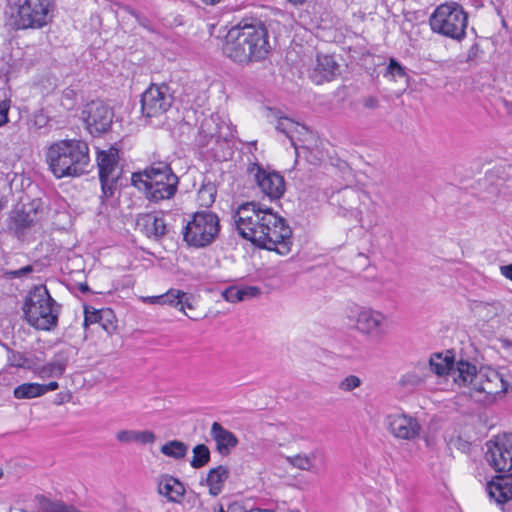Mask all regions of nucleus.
<instances>
[{
  "instance_id": "nucleus-12",
  "label": "nucleus",
  "mask_w": 512,
  "mask_h": 512,
  "mask_svg": "<svg viewBox=\"0 0 512 512\" xmlns=\"http://www.w3.org/2000/svg\"><path fill=\"white\" fill-rule=\"evenodd\" d=\"M485 458L498 472L512 470V434L496 436L486 443Z\"/></svg>"
},
{
  "instance_id": "nucleus-31",
  "label": "nucleus",
  "mask_w": 512,
  "mask_h": 512,
  "mask_svg": "<svg viewBox=\"0 0 512 512\" xmlns=\"http://www.w3.org/2000/svg\"><path fill=\"white\" fill-rule=\"evenodd\" d=\"M13 395L16 399H31L42 396V387L38 383H24L17 386Z\"/></svg>"
},
{
  "instance_id": "nucleus-39",
  "label": "nucleus",
  "mask_w": 512,
  "mask_h": 512,
  "mask_svg": "<svg viewBox=\"0 0 512 512\" xmlns=\"http://www.w3.org/2000/svg\"><path fill=\"white\" fill-rule=\"evenodd\" d=\"M11 106V100L5 95H0V127L8 123V112Z\"/></svg>"
},
{
  "instance_id": "nucleus-11",
  "label": "nucleus",
  "mask_w": 512,
  "mask_h": 512,
  "mask_svg": "<svg viewBox=\"0 0 512 512\" xmlns=\"http://www.w3.org/2000/svg\"><path fill=\"white\" fill-rule=\"evenodd\" d=\"M114 112L111 107L100 100L87 103L82 110V118L86 128L93 136L109 131L113 122Z\"/></svg>"
},
{
  "instance_id": "nucleus-35",
  "label": "nucleus",
  "mask_w": 512,
  "mask_h": 512,
  "mask_svg": "<svg viewBox=\"0 0 512 512\" xmlns=\"http://www.w3.org/2000/svg\"><path fill=\"white\" fill-rule=\"evenodd\" d=\"M429 365L431 370L439 376L450 374V370L453 369V361H450L447 358L442 359L440 355L432 357L429 361Z\"/></svg>"
},
{
  "instance_id": "nucleus-29",
  "label": "nucleus",
  "mask_w": 512,
  "mask_h": 512,
  "mask_svg": "<svg viewBox=\"0 0 512 512\" xmlns=\"http://www.w3.org/2000/svg\"><path fill=\"white\" fill-rule=\"evenodd\" d=\"M160 451L167 457L179 460L186 456L188 445L179 440H171L162 445Z\"/></svg>"
},
{
  "instance_id": "nucleus-41",
  "label": "nucleus",
  "mask_w": 512,
  "mask_h": 512,
  "mask_svg": "<svg viewBox=\"0 0 512 512\" xmlns=\"http://www.w3.org/2000/svg\"><path fill=\"white\" fill-rule=\"evenodd\" d=\"M8 364L11 367H24L26 358L20 352L7 348Z\"/></svg>"
},
{
  "instance_id": "nucleus-33",
  "label": "nucleus",
  "mask_w": 512,
  "mask_h": 512,
  "mask_svg": "<svg viewBox=\"0 0 512 512\" xmlns=\"http://www.w3.org/2000/svg\"><path fill=\"white\" fill-rule=\"evenodd\" d=\"M315 459V454L311 455L298 454L295 456H287V462L300 470L312 471L314 468L313 460Z\"/></svg>"
},
{
  "instance_id": "nucleus-4",
  "label": "nucleus",
  "mask_w": 512,
  "mask_h": 512,
  "mask_svg": "<svg viewBox=\"0 0 512 512\" xmlns=\"http://www.w3.org/2000/svg\"><path fill=\"white\" fill-rule=\"evenodd\" d=\"M60 306L46 286H35L27 295L23 312L27 322L38 330L49 331L57 326Z\"/></svg>"
},
{
  "instance_id": "nucleus-52",
  "label": "nucleus",
  "mask_w": 512,
  "mask_h": 512,
  "mask_svg": "<svg viewBox=\"0 0 512 512\" xmlns=\"http://www.w3.org/2000/svg\"><path fill=\"white\" fill-rule=\"evenodd\" d=\"M240 508L238 504L234 503L228 507L227 512H237Z\"/></svg>"
},
{
  "instance_id": "nucleus-25",
  "label": "nucleus",
  "mask_w": 512,
  "mask_h": 512,
  "mask_svg": "<svg viewBox=\"0 0 512 512\" xmlns=\"http://www.w3.org/2000/svg\"><path fill=\"white\" fill-rule=\"evenodd\" d=\"M450 374L453 375L455 382L464 385L470 384L473 387L479 372H477L475 365L460 360L456 364L453 362V369L450 370Z\"/></svg>"
},
{
  "instance_id": "nucleus-8",
  "label": "nucleus",
  "mask_w": 512,
  "mask_h": 512,
  "mask_svg": "<svg viewBox=\"0 0 512 512\" xmlns=\"http://www.w3.org/2000/svg\"><path fill=\"white\" fill-rule=\"evenodd\" d=\"M51 10L50 0H19L14 24L17 29L42 28L49 23Z\"/></svg>"
},
{
  "instance_id": "nucleus-26",
  "label": "nucleus",
  "mask_w": 512,
  "mask_h": 512,
  "mask_svg": "<svg viewBox=\"0 0 512 512\" xmlns=\"http://www.w3.org/2000/svg\"><path fill=\"white\" fill-rule=\"evenodd\" d=\"M118 162V150L114 147L106 151H99L97 154V165L99 168V178L116 176L115 167Z\"/></svg>"
},
{
  "instance_id": "nucleus-45",
  "label": "nucleus",
  "mask_w": 512,
  "mask_h": 512,
  "mask_svg": "<svg viewBox=\"0 0 512 512\" xmlns=\"http://www.w3.org/2000/svg\"><path fill=\"white\" fill-rule=\"evenodd\" d=\"M362 105L365 109L375 110L379 107V99L376 96H366L362 99Z\"/></svg>"
},
{
  "instance_id": "nucleus-37",
  "label": "nucleus",
  "mask_w": 512,
  "mask_h": 512,
  "mask_svg": "<svg viewBox=\"0 0 512 512\" xmlns=\"http://www.w3.org/2000/svg\"><path fill=\"white\" fill-rule=\"evenodd\" d=\"M361 384L362 380L358 376L349 375L339 382L338 388L343 392H351L360 387Z\"/></svg>"
},
{
  "instance_id": "nucleus-24",
  "label": "nucleus",
  "mask_w": 512,
  "mask_h": 512,
  "mask_svg": "<svg viewBox=\"0 0 512 512\" xmlns=\"http://www.w3.org/2000/svg\"><path fill=\"white\" fill-rule=\"evenodd\" d=\"M118 442L124 445L136 443L140 445L153 444L156 440V435L149 430L138 431V430H119L116 435Z\"/></svg>"
},
{
  "instance_id": "nucleus-20",
  "label": "nucleus",
  "mask_w": 512,
  "mask_h": 512,
  "mask_svg": "<svg viewBox=\"0 0 512 512\" xmlns=\"http://www.w3.org/2000/svg\"><path fill=\"white\" fill-rule=\"evenodd\" d=\"M210 434L216 443L217 451L223 456L230 454L231 450L238 445L235 434L218 422L212 423Z\"/></svg>"
},
{
  "instance_id": "nucleus-19",
  "label": "nucleus",
  "mask_w": 512,
  "mask_h": 512,
  "mask_svg": "<svg viewBox=\"0 0 512 512\" xmlns=\"http://www.w3.org/2000/svg\"><path fill=\"white\" fill-rule=\"evenodd\" d=\"M158 493L169 502L180 503L185 495V487L179 479L162 474L158 479Z\"/></svg>"
},
{
  "instance_id": "nucleus-5",
  "label": "nucleus",
  "mask_w": 512,
  "mask_h": 512,
  "mask_svg": "<svg viewBox=\"0 0 512 512\" xmlns=\"http://www.w3.org/2000/svg\"><path fill=\"white\" fill-rule=\"evenodd\" d=\"M262 220L258 247L276 251L281 255L288 254L292 245V230L287 221L271 208L264 209Z\"/></svg>"
},
{
  "instance_id": "nucleus-49",
  "label": "nucleus",
  "mask_w": 512,
  "mask_h": 512,
  "mask_svg": "<svg viewBox=\"0 0 512 512\" xmlns=\"http://www.w3.org/2000/svg\"><path fill=\"white\" fill-rule=\"evenodd\" d=\"M109 317L110 316H105L104 319L106 318L107 321H105V323L103 321L100 323L108 333H111L115 329V326L111 321H109Z\"/></svg>"
},
{
  "instance_id": "nucleus-36",
  "label": "nucleus",
  "mask_w": 512,
  "mask_h": 512,
  "mask_svg": "<svg viewBox=\"0 0 512 512\" xmlns=\"http://www.w3.org/2000/svg\"><path fill=\"white\" fill-rule=\"evenodd\" d=\"M101 182L102 188V196L101 198L108 199L114 195V191L116 188V180L117 176H108L105 178H99Z\"/></svg>"
},
{
  "instance_id": "nucleus-30",
  "label": "nucleus",
  "mask_w": 512,
  "mask_h": 512,
  "mask_svg": "<svg viewBox=\"0 0 512 512\" xmlns=\"http://www.w3.org/2000/svg\"><path fill=\"white\" fill-rule=\"evenodd\" d=\"M37 507L43 512H69V506L62 501H54L43 495L35 497Z\"/></svg>"
},
{
  "instance_id": "nucleus-32",
  "label": "nucleus",
  "mask_w": 512,
  "mask_h": 512,
  "mask_svg": "<svg viewBox=\"0 0 512 512\" xmlns=\"http://www.w3.org/2000/svg\"><path fill=\"white\" fill-rule=\"evenodd\" d=\"M210 461V450L205 444H198L193 448V457L190 465L199 469L205 466Z\"/></svg>"
},
{
  "instance_id": "nucleus-54",
  "label": "nucleus",
  "mask_w": 512,
  "mask_h": 512,
  "mask_svg": "<svg viewBox=\"0 0 512 512\" xmlns=\"http://www.w3.org/2000/svg\"><path fill=\"white\" fill-rule=\"evenodd\" d=\"M203 3H205L206 5H216L217 3L220 2V0H202Z\"/></svg>"
},
{
  "instance_id": "nucleus-2",
  "label": "nucleus",
  "mask_w": 512,
  "mask_h": 512,
  "mask_svg": "<svg viewBox=\"0 0 512 512\" xmlns=\"http://www.w3.org/2000/svg\"><path fill=\"white\" fill-rule=\"evenodd\" d=\"M52 174L60 179L79 177L89 172V146L78 139H64L52 143L45 153Z\"/></svg>"
},
{
  "instance_id": "nucleus-14",
  "label": "nucleus",
  "mask_w": 512,
  "mask_h": 512,
  "mask_svg": "<svg viewBox=\"0 0 512 512\" xmlns=\"http://www.w3.org/2000/svg\"><path fill=\"white\" fill-rule=\"evenodd\" d=\"M384 425L393 437L400 440H414L421 432L417 418L400 412L388 414Z\"/></svg>"
},
{
  "instance_id": "nucleus-22",
  "label": "nucleus",
  "mask_w": 512,
  "mask_h": 512,
  "mask_svg": "<svg viewBox=\"0 0 512 512\" xmlns=\"http://www.w3.org/2000/svg\"><path fill=\"white\" fill-rule=\"evenodd\" d=\"M70 360V350H60L54 354L53 358L38 369L41 378L61 377Z\"/></svg>"
},
{
  "instance_id": "nucleus-60",
  "label": "nucleus",
  "mask_w": 512,
  "mask_h": 512,
  "mask_svg": "<svg viewBox=\"0 0 512 512\" xmlns=\"http://www.w3.org/2000/svg\"><path fill=\"white\" fill-rule=\"evenodd\" d=\"M3 475V470L0 468V478L2 477Z\"/></svg>"
},
{
  "instance_id": "nucleus-53",
  "label": "nucleus",
  "mask_w": 512,
  "mask_h": 512,
  "mask_svg": "<svg viewBox=\"0 0 512 512\" xmlns=\"http://www.w3.org/2000/svg\"><path fill=\"white\" fill-rule=\"evenodd\" d=\"M186 307H187V308H189V309H191V308H192V305L189 303V298H188L187 294L185 293V297H184V309H185Z\"/></svg>"
},
{
  "instance_id": "nucleus-47",
  "label": "nucleus",
  "mask_w": 512,
  "mask_h": 512,
  "mask_svg": "<svg viewBox=\"0 0 512 512\" xmlns=\"http://www.w3.org/2000/svg\"><path fill=\"white\" fill-rule=\"evenodd\" d=\"M40 386L42 387V395H44L45 393H47L49 391H54V390L58 389L59 384L56 381H52L48 384H40Z\"/></svg>"
},
{
  "instance_id": "nucleus-57",
  "label": "nucleus",
  "mask_w": 512,
  "mask_h": 512,
  "mask_svg": "<svg viewBox=\"0 0 512 512\" xmlns=\"http://www.w3.org/2000/svg\"><path fill=\"white\" fill-rule=\"evenodd\" d=\"M289 2L293 3V4H301L303 3L305 0H288Z\"/></svg>"
},
{
  "instance_id": "nucleus-7",
  "label": "nucleus",
  "mask_w": 512,
  "mask_h": 512,
  "mask_svg": "<svg viewBox=\"0 0 512 512\" xmlns=\"http://www.w3.org/2000/svg\"><path fill=\"white\" fill-rule=\"evenodd\" d=\"M220 223L217 214L203 210L193 214L192 219L184 226L182 234L184 242L196 249L210 246L218 237Z\"/></svg>"
},
{
  "instance_id": "nucleus-38",
  "label": "nucleus",
  "mask_w": 512,
  "mask_h": 512,
  "mask_svg": "<svg viewBox=\"0 0 512 512\" xmlns=\"http://www.w3.org/2000/svg\"><path fill=\"white\" fill-rule=\"evenodd\" d=\"M223 298L231 303L243 301V292L236 286H230L222 292Z\"/></svg>"
},
{
  "instance_id": "nucleus-34",
  "label": "nucleus",
  "mask_w": 512,
  "mask_h": 512,
  "mask_svg": "<svg viewBox=\"0 0 512 512\" xmlns=\"http://www.w3.org/2000/svg\"><path fill=\"white\" fill-rule=\"evenodd\" d=\"M299 127V123L287 117H279L278 123L276 125V129L279 132L285 134L291 140L292 145H295L294 133L298 132Z\"/></svg>"
},
{
  "instance_id": "nucleus-13",
  "label": "nucleus",
  "mask_w": 512,
  "mask_h": 512,
  "mask_svg": "<svg viewBox=\"0 0 512 512\" xmlns=\"http://www.w3.org/2000/svg\"><path fill=\"white\" fill-rule=\"evenodd\" d=\"M247 172L253 177L261 192L271 200L280 199L285 192V180L275 171L265 170L258 163H251Z\"/></svg>"
},
{
  "instance_id": "nucleus-46",
  "label": "nucleus",
  "mask_w": 512,
  "mask_h": 512,
  "mask_svg": "<svg viewBox=\"0 0 512 512\" xmlns=\"http://www.w3.org/2000/svg\"><path fill=\"white\" fill-rule=\"evenodd\" d=\"M240 290L243 292V300L256 297L261 293L260 289L255 286H247L240 288Z\"/></svg>"
},
{
  "instance_id": "nucleus-16",
  "label": "nucleus",
  "mask_w": 512,
  "mask_h": 512,
  "mask_svg": "<svg viewBox=\"0 0 512 512\" xmlns=\"http://www.w3.org/2000/svg\"><path fill=\"white\" fill-rule=\"evenodd\" d=\"M40 203L32 201L16 207L12 216L11 228L15 230L18 237L23 236L25 231L40 220Z\"/></svg>"
},
{
  "instance_id": "nucleus-44",
  "label": "nucleus",
  "mask_w": 512,
  "mask_h": 512,
  "mask_svg": "<svg viewBox=\"0 0 512 512\" xmlns=\"http://www.w3.org/2000/svg\"><path fill=\"white\" fill-rule=\"evenodd\" d=\"M105 316H112V311L111 310H106V311H101V312L95 311L91 314H89L88 311H86L84 322L86 325L88 323L102 322V321H104Z\"/></svg>"
},
{
  "instance_id": "nucleus-27",
  "label": "nucleus",
  "mask_w": 512,
  "mask_h": 512,
  "mask_svg": "<svg viewBox=\"0 0 512 512\" xmlns=\"http://www.w3.org/2000/svg\"><path fill=\"white\" fill-rule=\"evenodd\" d=\"M229 477V469L223 465L209 470L206 477V484L212 496H218L223 489L224 483Z\"/></svg>"
},
{
  "instance_id": "nucleus-3",
  "label": "nucleus",
  "mask_w": 512,
  "mask_h": 512,
  "mask_svg": "<svg viewBox=\"0 0 512 512\" xmlns=\"http://www.w3.org/2000/svg\"><path fill=\"white\" fill-rule=\"evenodd\" d=\"M132 185L153 203L172 199L177 190L179 178L167 162H154L142 171L134 172Z\"/></svg>"
},
{
  "instance_id": "nucleus-56",
  "label": "nucleus",
  "mask_w": 512,
  "mask_h": 512,
  "mask_svg": "<svg viewBox=\"0 0 512 512\" xmlns=\"http://www.w3.org/2000/svg\"><path fill=\"white\" fill-rule=\"evenodd\" d=\"M251 512H273L269 509H251Z\"/></svg>"
},
{
  "instance_id": "nucleus-58",
  "label": "nucleus",
  "mask_w": 512,
  "mask_h": 512,
  "mask_svg": "<svg viewBox=\"0 0 512 512\" xmlns=\"http://www.w3.org/2000/svg\"><path fill=\"white\" fill-rule=\"evenodd\" d=\"M217 512H227V511H225L224 508L222 506H220V508Z\"/></svg>"
},
{
  "instance_id": "nucleus-40",
  "label": "nucleus",
  "mask_w": 512,
  "mask_h": 512,
  "mask_svg": "<svg viewBox=\"0 0 512 512\" xmlns=\"http://www.w3.org/2000/svg\"><path fill=\"white\" fill-rule=\"evenodd\" d=\"M343 201H348V208L352 209L353 205L356 204L360 199V192L353 188H345L341 191Z\"/></svg>"
},
{
  "instance_id": "nucleus-6",
  "label": "nucleus",
  "mask_w": 512,
  "mask_h": 512,
  "mask_svg": "<svg viewBox=\"0 0 512 512\" xmlns=\"http://www.w3.org/2000/svg\"><path fill=\"white\" fill-rule=\"evenodd\" d=\"M433 32L461 40L466 35L468 15L457 2H445L437 6L429 18Z\"/></svg>"
},
{
  "instance_id": "nucleus-43",
  "label": "nucleus",
  "mask_w": 512,
  "mask_h": 512,
  "mask_svg": "<svg viewBox=\"0 0 512 512\" xmlns=\"http://www.w3.org/2000/svg\"><path fill=\"white\" fill-rule=\"evenodd\" d=\"M386 74L392 77H404L406 75L404 67L393 58L389 61Z\"/></svg>"
},
{
  "instance_id": "nucleus-28",
  "label": "nucleus",
  "mask_w": 512,
  "mask_h": 512,
  "mask_svg": "<svg viewBox=\"0 0 512 512\" xmlns=\"http://www.w3.org/2000/svg\"><path fill=\"white\" fill-rule=\"evenodd\" d=\"M184 297L185 292L177 290V289H170L165 294L159 295V296H152L148 297L149 303L152 304H168L171 306H174L178 308L180 311L184 312Z\"/></svg>"
},
{
  "instance_id": "nucleus-23",
  "label": "nucleus",
  "mask_w": 512,
  "mask_h": 512,
  "mask_svg": "<svg viewBox=\"0 0 512 512\" xmlns=\"http://www.w3.org/2000/svg\"><path fill=\"white\" fill-rule=\"evenodd\" d=\"M137 226L149 238L160 239L167 233L165 220L149 213L138 217Z\"/></svg>"
},
{
  "instance_id": "nucleus-1",
  "label": "nucleus",
  "mask_w": 512,
  "mask_h": 512,
  "mask_svg": "<svg viewBox=\"0 0 512 512\" xmlns=\"http://www.w3.org/2000/svg\"><path fill=\"white\" fill-rule=\"evenodd\" d=\"M270 49L268 30L257 19H243L231 27L222 46L223 54L238 64L262 61Z\"/></svg>"
},
{
  "instance_id": "nucleus-17",
  "label": "nucleus",
  "mask_w": 512,
  "mask_h": 512,
  "mask_svg": "<svg viewBox=\"0 0 512 512\" xmlns=\"http://www.w3.org/2000/svg\"><path fill=\"white\" fill-rule=\"evenodd\" d=\"M472 389L477 392L495 396L500 393H505L508 389V383L495 370H481L476 377V382H474Z\"/></svg>"
},
{
  "instance_id": "nucleus-21",
  "label": "nucleus",
  "mask_w": 512,
  "mask_h": 512,
  "mask_svg": "<svg viewBox=\"0 0 512 512\" xmlns=\"http://www.w3.org/2000/svg\"><path fill=\"white\" fill-rule=\"evenodd\" d=\"M486 490L497 504H505L512 499V474L497 477L487 484Z\"/></svg>"
},
{
  "instance_id": "nucleus-50",
  "label": "nucleus",
  "mask_w": 512,
  "mask_h": 512,
  "mask_svg": "<svg viewBox=\"0 0 512 512\" xmlns=\"http://www.w3.org/2000/svg\"><path fill=\"white\" fill-rule=\"evenodd\" d=\"M211 190L212 189H206V188L200 189L199 190V197L203 198L205 193H209V203L214 202V194H213V192Z\"/></svg>"
},
{
  "instance_id": "nucleus-10",
  "label": "nucleus",
  "mask_w": 512,
  "mask_h": 512,
  "mask_svg": "<svg viewBox=\"0 0 512 512\" xmlns=\"http://www.w3.org/2000/svg\"><path fill=\"white\" fill-rule=\"evenodd\" d=\"M173 95L166 84H151L141 96V112L146 119L159 118L173 104Z\"/></svg>"
},
{
  "instance_id": "nucleus-18",
  "label": "nucleus",
  "mask_w": 512,
  "mask_h": 512,
  "mask_svg": "<svg viewBox=\"0 0 512 512\" xmlns=\"http://www.w3.org/2000/svg\"><path fill=\"white\" fill-rule=\"evenodd\" d=\"M340 74V66L332 55L318 54L311 79L316 84L332 81Z\"/></svg>"
},
{
  "instance_id": "nucleus-15",
  "label": "nucleus",
  "mask_w": 512,
  "mask_h": 512,
  "mask_svg": "<svg viewBox=\"0 0 512 512\" xmlns=\"http://www.w3.org/2000/svg\"><path fill=\"white\" fill-rule=\"evenodd\" d=\"M386 320L384 313L370 307H361L356 314L355 328L364 336L380 338L386 333Z\"/></svg>"
},
{
  "instance_id": "nucleus-42",
  "label": "nucleus",
  "mask_w": 512,
  "mask_h": 512,
  "mask_svg": "<svg viewBox=\"0 0 512 512\" xmlns=\"http://www.w3.org/2000/svg\"><path fill=\"white\" fill-rule=\"evenodd\" d=\"M34 271V267L32 265H26L20 269L17 270H5L4 276L9 279L14 278H22Z\"/></svg>"
},
{
  "instance_id": "nucleus-59",
  "label": "nucleus",
  "mask_w": 512,
  "mask_h": 512,
  "mask_svg": "<svg viewBox=\"0 0 512 512\" xmlns=\"http://www.w3.org/2000/svg\"><path fill=\"white\" fill-rule=\"evenodd\" d=\"M64 402V398L57 402V404H62Z\"/></svg>"
},
{
  "instance_id": "nucleus-48",
  "label": "nucleus",
  "mask_w": 512,
  "mask_h": 512,
  "mask_svg": "<svg viewBox=\"0 0 512 512\" xmlns=\"http://www.w3.org/2000/svg\"><path fill=\"white\" fill-rule=\"evenodd\" d=\"M501 273L512 281V264L501 266Z\"/></svg>"
},
{
  "instance_id": "nucleus-55",
  "label": "nucleus",
  "mask_w": 512,
  "mask_h": 512,
  "mask_svg": "<svg viewBox=\"0 0 512 512\" xmlns=\"http://www.w3.org/2000/svg\"><path fill=\"white\" fill-rule=\"evenodd\" d=\"M80 290H81V292H83V293H86V292H89V291H90V289H89V287H88V285H87V284H81V285H80Z\"/></svg>"
},
{
  "instance_id": "nucleus-51",
  "label": "nucleus",
  "mask_w": 512,
  "mask_h": 512,
  "mask_svg": "<svg viewBox=\"0 0 512 512\" xmlns=\"http://www.w3.org/2000/svg\"><path fill=\"white\" fill-rule=\"evenodd\" d=\"M73 96H74V92L73 90H67L64 92L63 94V105H66L64 103L65 100L69 101L70 102V105L72 106V99H73Z\"/></svg>"
},
{
  "instance_id": "nucleus-9",
  "label": "nucleus",
  "mask_w": 512,
  "mask_h": 512,
  "mask_svg": "<svg viewBox=\"0 0 512 512\" xmlns=\"http://www.w3.org/2000/svg\"><path fill=\"white\" fill-rule=\"evenodd\" d=\"M264 209L260 204L247 202L239 206L233 219L239 235L258 247V236L262 228Z\"/></svg>"
}]
</instances>
